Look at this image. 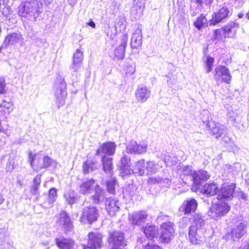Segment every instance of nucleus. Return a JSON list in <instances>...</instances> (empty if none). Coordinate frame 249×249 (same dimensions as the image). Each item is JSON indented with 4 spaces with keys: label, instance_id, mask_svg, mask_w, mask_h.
<instances>
[{
    "label": "nucleus",
    "instance_id": "obj_2",
    "mask_svg": "<svg viewBox=\"0 0 249 249\" xmlns=\"http://www.w3.org/2000/svg\"><path fill=\"white\" fill-rule=\"evenodd\" d=\"M230 210V206L225 202L213 204L207 212L208 215L214 220H218L225 215Z\"/></svg>",
    "mask_w": 249,
    "mask_h": 249
},
{
    "label": "nucleus",
    "instance_id": "obj_32",
    "mask_svg": "<svg viewBox=\"0 0 249 249\" xmlns=\"http://www.w3.org/2000/svg\"><path fill=\"white\" fill-rule=\"evenodd\" d=\"M112 159L110 157H107L105 155L102 156V162L103 166L104 172L111 176L112 173Z\"/></svg>",
    "mask_w": 249,
    "mask_h": 249
},
{
    "label": "nucleus",
    "instance_id": "obj_38",
    "mask_svg": "<svg viewBox=\"0 0 249 249\" xmlns=\"http://www.w3.org/2000/svg\"><path fill=\"white\" fill-rule=\"evenodd\" d=\"M205 224V220L203 216L199 214H196L193 217V223L191 226H195L196 229L203 230L202 227Z\"/></svg>",
    "mask_w": 249,
    "mask_h": 249
},
{
    "label": "nucleus",
    "instance_id": "obj_29",
    "mask_svg": "<svg viewBox=\"0 0 249 249\" xmlns=\"http://www.w3.org/2000/svg\"><path fill=\"white\" fill-rule=\"evenodd\" d=\"M95 185V182L93 179L84 181L79 186V192L84 195L89 194Z\"/></svg>",
    "mask_w": 249,
    "mask_h": 249
},
{
    "label": "nucleus",
    "instance_id": "obj_10",
    "mask_svg": "<svg viewBox=\"0 0 249 249\" xmlns=\"http://www.w3.org/2000/svg\"><path fill=\"white\" fill-rule=\"evenodd\" d=\"M230 11L226 6L220 8L217 11L213 13L211 19L209 21L210 25H215L228 18Z\"/></svg>",
    "mask_w": 249,
    "mask_h": 249
},
{
    "label": "nucleus",
    "instance_id": "obj_46",
    "mask_svg": "<svg viewBox=\"0 0 249 249\" xmlns=\"http://www.w3.org/2000/svg\"><path fill=\"white\" fill-rule=\"evenodd\" d=\"M42 160L43 163L37 165L39 168L48 167L53 162L52 159L48 156L44 157Z\"/></svg>",
    "mask_w": 249,
    "mask_h": 249
},
{
    "label": "nucleus",
    "instance_id": "obj_48",
    "mask_svg": "<svg viewBox=\"0 0 249 249\" xmlns=\"http://www.w3.org/2000/svg\"><path fill=\"white\" fill-rule=\"evenodd\" d=\"M15 159L10 156L8 158V160L6 163V169L8 172H12L15 168Z\"/></svg>",
    "mask_w": 249,
    "mask_h": 249
},
{
    "label": "nucleus",
    "instance_id": "obj_15",
    "mask_svg": "<svg viewBox=\"0 0 249 249\" xmlns=\"http://www.w3.org/2000/svg\"><path fill=\"white\" fill-rule=\"evenodd\" d=\"M24 38L19 33H8L5 36L4 40V44L5 46L9 45H15L17 44H20L22 45Z\"/></svg>",
    "mask_w": 249,
    "mask_h": 249
},
{
    "label": "nucleus",
    "instance_id": "obj_19",
    "mask_svg": "<svg viewBox=\"0 0 249 249\" xmlns=\"http://www.w3.org/2000/svg\"><path fill=\"white\" fill-rule=\"evenodd\" d=\"M116 145L113 142H108L101 144L96 151L97 155H101V154H107V155L112 156L115 152Z\"/></svg>",
    "mask_w": 249,
    "mask_h": 249
},
{
    "label": "nucleus",
    "instance_id": "obj_44",
    "mask_svg": "<svg viewBox=\"0 0 249 249\" xmlns=\"http://www.w3.org/2000/svg\"><path fill=\"white\" fill-rule=\"evenodd\" d=\"M115 182L116 180L114 178H111L107 182V190L111 194L115 193Z\"/></svg>",
    "mask_w": 249,
    "mask_h": 249
},
{
    "label": "nucleus",
    "instance_id": "obj_58",
    "mask_svg": "<svg viewBox=\"0 0 249 249\" xmlns=\"http://www.w3.org/2000/svg\"><path fill=\"white\" fill-rule=\"evenodd\" d=\"M89 26L95 28L96 25L95 23L93 21L92 19H90L89 21L87 23Z\"/></svg>",
    "mask_w": 249,
    "mask_h": 249
},
{
    "label": "nucleus",
    "instance_id": "obj_11",
    "mask_svg": "<svg viewBox=\"0 0 249 249\" xmlns=\"http://www.w3.org/2000/svg\"><path fill=\"white\" fill-rule=\"evenodd\" d=\"M88 246L92 249H100L103 246V235L99 232H90L89 234Z\"/></svg>",
    "mask_w": 249,
    "mask_h": 249
},
{
    "label": "nucleus",
    "instance_id": "obj_56",
    "mask_svg": "<svg viewBox=\"0 0 249 249\" xmlns=\"http://www.w3.org/2000/svg\"><path fill=\"white\" fill-rule=\"evenodd\" d=\"M227 132L225 134L223 135L224 136L222 137L223 141L226 142L228 143L230 142L231 140V139L230 138V137L228 136L227 135Z\"/></svg>",
    "mask_w": 249,
    "mask_h": 249
},
{
    "label": "nucleus",
    "instance_id": "obj_12",
    "mask_svg": "<svg viewBox=\"0 0 249 249\" xmlns=\"http://www.w3.org/2000/svg\"><path fill=\"white\" fill-rule=\"evenodd\" d=\"M211 134L216 139L222 137L227 132V128L223 124L214 122H211L208 127Z\"/></svg>",
    "mask_w": 249,
    "mask_h": 249
},
{
    "label": "nucleus",
    "instance_id": "obj_59",
    "mask_svg": "<svg viewBox=\"0 0 249 249\" xmlns=\"http://www.w3.org/2000/svg\"><path fill=\"white\" fill-rule=\"evenodd\" d=\"M166 217H167V216L160 215L158 216L157 220L158 221V222H159L160 221L163 220Z\"/></svg>",
    "mask_w": 249,
    "mask_h": 249
},
{
    "label": "nucleus",
    "instance_id": "obj_57",
    "mask_svg": "<svg viewBox=\"0 0 249 249\" xmlns=\"http://www.w3.org/2000/svg\"><path fill=\"white\" fill-rule=\"evenodd\" d=\"M5 88V83L4 82H0V93H3Z\"/></svg>",
    "mask_w": 249,
    "mask_h": 249
},
{
    "label": "nucleus",
    "instance_id": "obj_5",
    "mask_svg": "<svg viewBox=\"0 0 249 249\" xmlns=\"http://www.w3.org/2000/svg\"><path fill=\"white\" fill-rule=\"evenodd\" d=\"M235 189L234 183H226L223 184L221 188L217 191V199L225 202L231 200L233 197Z\"/></svg>",
    "mask_w": 249,
    "mask_h": 249
},
{
    "label": "nucleus",
    "instance_id": "obj_8",
    "mask_svg": "<svg viewBox=\"0 0 249 249\" xmlns=\"http://www.w3.org/2000/svg\"><path fill=\"white\" fill-rule=\"evenodd\" d=\"M231 75L229 69L225 66H218L214 70V78L217 83L224 82L229 84Z\"/></svg>",
    "mask_w": 249,
    "mask_h": 249
},
{
    "label": "nucleus",
    "instance_id": "obj_54",
    "mask_svg": "<svg viewBox=\"0 0 249 249\" xmlns=\"http://www.w3.org/2000/svg\"><path fill=\"white\" fill-rule=\"evenodd\" d=\"M214 62V59L211 57H208L206 61L207 66H213Z\"/></svg>",
    "mask_w": 249,
    "mask_h": 249
},
{
    "label": "nucleus",
    "instance_id": "obj_37",
    "mask_svg": "<svg viewBox=\"0 0 249 249\" xmlns=\"http://www.w3.org/2000/svg\"><path fill=\"white\" fill-rule=\"evenodd\" d=\"M145 168L144 160H142L137 162L136 166L133 170L131 169V173H133L137 176H143L144 174Z\"/></svg>",
    "mask_w": 249,
    "mask_h": 249
},
{
    "label": "nucleus",
    "instance_id": "obj_49",
    "mask_svg": "<svg viewBox=\"0 0 249 249\" xmlns=\"http://www.w3.org/2000/svg\"><path fill=\"white\" fill-rule=\"evenodd\" d=\"M125 72L127 74L131 75L134 73L136 71V65L134 63H132L130 65L126 66L125 69Z\"/></svg>",
    "mask_w": 249,
    "mask_h": 249
},
{
    "label": "nucleus",
    "instance_id": "obj_28",
    "mask_svg": "<svg viewBox=\"0 0 249 249\" xmlns=\"http://www.w3.org/2000/svg\"><path fill=\"white\" fill-rule=\"evenodd\" d=\"M142 29H136L133 33L131 39V47L132 48L137 49L140 47L142 42Z\"/></svg>",
    "mask_w": 249,
    "mask_h": 249
},
{
    "label": "nucleus",
    "instance_id": "obj_24",
    "mask_svg": "<svg viewBox=\"0 0 249 249\" xmlns=\"http://www.w3.org/2000/svg\"><path fill=\"white\" fill-rule=\"evenodd\" d=\"M239 28V24L235 21L228 23L222 28L225 37H233Z\"/></svg>",
    "mask_w": 249,
    "mask_h": 249
},
{
    "label": "nucleus",
    "instance_id": "obj_42",
    "mask_svg": "<svg viewBox=\"0 0 249 249\" xmlns=\"http://www.w3.org/2000/svg\"><path fill=\"white\" fill-rule=\"evenodd\" d=\"M238 117L237 112L232 110H229L227 114V119L229 123L234 125L237 122Z\"/></svg>",
    "mask_w": 249,
    "mask_h": 249
},
{
    "label": "nucleus",
    "instance_id": "obj_33",
    "mask_svg": "<svg viewBox=\"0 0 249 249\" xmlns=\"http://www.w3.org/2000/svg\"><path fill=\"white\" fill-rule=\"evenodd\" d=\"M217 186L214 183H206L201 188V192L207 195L213 196L217 193Z\"/></svg>",
    "mask_w": 249,
    "mask_h": 249
},
{
    "label": "nucleus",
    "instance_id": "obj_55",
    "mask_svg": "<svg viewBox=\"0 0 249 249\" xmlns=\"http://www.w3.org/2000/svg\"><path fill=\"white\" fill-rule=\"evenodd\" d=\"M41 182L40 176H37L34 180V183L35 185H39Z\"/></svg>",
    "mask_w": 249,
    "mask_h": 249
},
{
    "label": "nucleus",
    "instance_id": "obj_7",
    "mask_svg": "<svg viewBox=\"0 0 249 249\" xmlns=\"http://www.w3.org/2000/svg\"><path fill=\"white\" fill-rule=\"evenodd\" d=\"M188 238L193 245H199L205 241L204 230L196 229L195 226L189 227Z\"/></svg>",
    "mask_w": 249,
    "mask_h": 249
},
{
    "label": "nucleus",
    "instance_id": "obj_34",
    "mask_svg": "<svg viewBox=\"0 0 249 249\" xmlns=\"http://www.w3.org/2000/svg\"><path fill=\"white\" fill-rule=\"evenodd\" d=\"M94 188L95 193L91 198L94 203L98 204L104 200L105 196L104 192L97 184H96Z\"/></svg>",
    "mask_w": 249,
    "mask_h": 249
},
{
    "label": "nucleus",
    "instance_id": "obj_39",
    "mask_svg": "<svg viewBox=\"0 0 249 249\" xmlns=\"http://www.w3.org/2000/svg\"><path fill=\"white\" fill-rule=\"evenodd\" d=\"M83 167L84 174H88L96 169V163L91 160H87L84 163Z\"/></svg>",
    "mask_w": 249,
    "mask_h": 249
},
{
    "label": "nucleus",
    "instance_id": "obj_35",
    "mask_svg": "<svg viewBox=\"0 0 249 249\" xmlns=\"http://www.w3.org/2000/svg\"><path fill=\"white\" fill-rule=\"evenodd\" d=\"M178 173L182 178L185 176H192L193 174L192 167L189 165H179L177 169Z\"/></svg>",
    "mask_w": 249,
    "mask_h": 249
},
{
    "label": "nucleus",
    "instance_id": "obj_60",
    "mask_svg": "<svg viewBox=\"0 0 249 249\" xmlns=\"http://www.w3.org/2000/svg\"><path fill=\"white\" fill-rule=\"evenodd\" d=\"M4 237V233L3 232H0V246L2 244V240Z\"/></svg>",
    "mask_w": 249,
    "mask_h": 249
},
{
    "label": "nucleus",
    "instance_id": "obj_61",
    "mask_svg": "<svg viewBox=\"0 0 249 249\" xmlns=\"http://www.w3.org/2000/svg\"><path fill=\"white\" fill-rule=\"evenodd\" d=\"M68 0V2L69 3V4L71 6H73L74 5H75V4L77 2V0Z\"/></svg>",
    "mask_w": 249,
    "mask_h": 249
},
{
    "label": "nucleus",
    "instance_id": "obj_1",
    "mask_svg": "<svg viewBox=\"0 0 249 249\" xmlns=\"http://www.w3.org/2000/svg\"><path fill=\"white\" fill-rule=\"evenodd\" d=\"M41 4L36 0L22 2L18 7V14L21 17L35 20L38 13L41 12Z\"/></svg>",
    "mask_w": 249,
    "mask_h": 249
},
{
    "label": "nucleus",
    "instance_id": "obj_40",
    "mask_svg": "<svg viewBox=\"0 0 249 249\" xmlns=\"http://www.w3.org/2000/svg\"><path fill=\"white\" fill-rule=\"evenodd\" d=\"M0 109L4 113L9 114L13 109V103L12 102L3 101L0 104Z\"/></svg>",
    "mask_w": 249,
    "mask_h": 249
},
{
    "label": "nucleus",
    "instance_id": "obj_62",
    "mask_svg": "<svg viewBox=\"0 0 249 249\" xmlns=\"http://www.w3.org/2000/svg\"><path fill=\"white\" fill-rule=\"evenodd\" d=\"M212 66H206V71L208 73L212 71Z\"/></svg>",
    "mask_w": 249,
    "mask_h": 249
},
{
    "label": "nucleus",
    "instance_id": "obj_63",
    "mask_svg": "<svg viewBox=\"0 0 249 249\" xmlns=\"http://www.w3.org/2000/svg\"><path fill=\"white\" fill-rule=\"evenodd\" d=\"M244 248L246 249H249V240L247 242L246 244L244 245Z\"/></svg>",
    "mask_w": 249,
    "mask_h": 249
},
{
    "label": "nucleus",
    "instance_id": "obj_18",
    "mask_svg": "<svg viewBox=\"0 0 249 249\" xmlns=\"http://www.w3.org/2000/svg\"><path fill=\"white\" fill-rule=\"evenodd\" d=\"M134 5L131 8V16L135 19H139L143 15L145 3L141 0H133Z\"/></svg>",
    "mask_w": 249,
    "mask_h": 249
},
{
    "label": "nucleus",
    "instance_id": "obj_31",
    "mask_svg": "<svg viewBox=\"0 0 249 249\" xmlns=\"http://www.w3.org/2000/svg\"><path fill=\"white\" fill-rule=\"evenodd\" d=\"M142 230L147 238L153 239L158 237V230L155 226L147 225L145 227H142Z\"/></svg>",
    "mask_w": 249,
    "mask_h": 249
},
{
    "label": "nucleus",
    "instance_id": "obj_23",
    "mask_svg": "<svg viewBox=\"0 0 249 249\" xmlns=\"http://www.w3.org/2000/svg\"><path fill=\"white\" fill-rule=\"evenodd\" d=\"M130 158L128 156L124 155L121 159L118 165L123 177L130 175L131 174V169L130 167Z\"/></svg>",
    "mask_w": 249,
    "mask_h": 249
},
{
    "label": "nucleus",
    "instance_id": "obj_41",
    "mask_svg": "<svg viewBox=\"0 0 249 249\" xmlns=\"http://www.w3.org/2000/svg\"><path fill=\"white\" fill-rule=\"evenodd\" d=\"M150 182L153 183H160L162 186L168 187L170 184V181L168 178H150Z\"/></svg>",
    "mask_w": 249,
    "mask_h": 249
},
{
    "label": "nucleus",
    "instance_id": "obj_14",
    "mask_svg": "<svg viewBox=\"0 0 249 249\" xmlns=\"http://www.w3.org/2000/svg\"><path fill=\"white\" fill-rule=\"evenodd\" d=\"M146 143L139 144L135 141H131L126 147L127 152L129 154H142L147 151Z\"/></svg>",
    "mask_w": 249,
    "mask_h": 249
},
{
    "label": "nucleus",
    "instance_id": "obj_16",
    "mask_svg": "<svg viewBox=\"0 0 249 249\" xmlns=\"http://www.w3.org/2000/svg\"><path fill=\"white\" fill-rule=\"evenodd\" d=\"M83 59V51L79 49H76L73 55L72 63L70 69L74 72L78 71L82 66Z\"/></svg>",
    "mask_w": 249,
    "mask_h": 249
},
{
    "label": "nucleus",
    "instance_id": "obj_26",
    "mask_svg": "<svg viewBox=\"0 0 249 249\" xmlns=\"http://www.w3.org/2000/svg\"><path fill=\"white\" fill-rule=\"evenodd\" d=\"M209 178L208 172L204 170L195 171L192 177L193 183L196 186H199L201 181H205Z\"/></svg>",
    "mask_w": 249,
    "mask_h": 249
},
{
    "label": "nucleus",
    "instance_id": "obj_17",
    "mask_svg": "<svg viewBox=\"0 0 249 249\" xmlns=\"http://www.w3.org/2000/svg\"><path fill=\"white\" fill-rule=\"evenodd\" d=\"M198 204L195 198H191L183 201L179 208V211L184 213L185 214H190L196 211Z\"/></svg>",
    "mask_w": 249,
    "mask_h": 249
},
{
    "label": "nucleus",
    "instance_id": "obj_50",
    "mask_svg": "<svg viewBox=\"0 0 249 249\" xmlns=\"http://www.w3.org/2000/svg\"><path fill=\"white\" fill-rule=\"evenodd\" d=\"M223 33L222 28L214 30V34L213 35V38L214 40H219L221 38V34Z\"/></svg>",
    "mask_w": 249,
    "mask_h": 249
},
{
    "label": "nucleus",
    "instance_id": "obj_13",
    "mask_svg": "<svg viewBox=\"0 0 249 249\" xmlns=\"http://www.w3.org/2000/svg\"><path fill=\"white\" fill-rule=\"evenodd\" d=\"M148 214L144 211H136L129 214L128 219L132 225L140 226L145 222Z\"/></svg>",
    "mask_w": 249,
    "mask_h": 249
},
{
    "label": "nucleus",
    "instance_id": "obj_51",
    "mask_svg": "<svg viewBox=\"0 0 249 249\" xmlns=\"http://www.w3.org/2000/svg\"><path fill=\"white\" fill-rule=\"evenodd\" d=\"M76 199L73 195H69L66 197L67 201L70 204H74L76 202Z\"/></svg>",
    "mask_w": 249,
    "mask_h": 249
},
{
    "label": "nucleus",
    "instance_id": "obj_9",
    "mask_svg": "<svg viewBox=\"0 0 249 249\" xmlns=\"http://www.w3.org/2000/svg\"><path fill=\"white\" fill-rule=\"evenodd\" d=\"M108 242L112 246V248L120 249L126 246V242L123 233L120 231H113L109 233Z\"/></svg>",
    "mask_w": 249,
    "mask_h": 249
},
{
    "label": "nucleus",
    "instance_id": "obj_47",
    "mask_svg": "<svg viewBox=\"0 0 249 249\" xmlns=\"http://www.w3.org/2000/svg\"><path fill=\"white\" fill-rule=\"evenodd\" d=\"M57 197L56 190L53 188L51 189L49 193L48 202L50 204L53 203Z\"/></svg>",
    "mask_w": 249,
    "mask_h": 249
},
{
    "label": "nucleus",
    "instance_id": "obj_30",
    "mask_svg": "<svg viewBox=\"0 0 249 249\" xmlns=\"http://www.w3.org/2000/svg\"><path fill=\"white\" fill-rule=\"evenodd\" d=\"M55 243L60 249H71L74 245L73 241L64 237L56 238Z\"/></svg>",
    "mask_w": 249,
    "mask_h": 249
},
{
    "label": "nucleus",
    "instance_id": "obj_43",
    "mask_svg": "<svg viewBox=\"0 0 249 249\" xmlns=\"http://www.w3.org/2000/svg\"><path fill=\"white\" fill-rule=\"evenodd\" d=\"M207 23V18L205 16L202 15L198 17L197 20L194 22V25L197 29L200 30Z\"/></svg>",
    "mask_w": 249,
    "mask_h": 249
},
{
    "label": "nucleus",
    "instance_id": "obj_6",
    "mask_svg": "<svg viewBox=\"0 0 249 249\" xmlns=\"http://www.w3.org/2000/svg\"><path fill=\"white\" fill-rule=\"evenodd\" d=\"M54 91L55 97L59 105L63 106L65 104L67 93L66 83L64 79H57L54 86Z\"/></svg>",
    "mask_w": 249,
    "mask_h": 249
},
{
    "label": "nucleus",
    "instance_id": "obj_22",
    "mask_svg": "<svg viewBox=\"0 0 249 249\" xmlns=\"http://www.w3.org/2000/svg\"><path fill=\"white\" fill-rule=\"evenodd\" d=\"M58 223L62 226L66 232L71 231L73 229V226L71 218L65 211L60 213Z\"/></svg>",
    "mask_w": 249,
    "mask_h": 249
},
{
    "label": "nucleus",
    "instance_id": "obj_4",
    "mask_svg": "<svg viewBox=\"0 0 249 249\" xmlns=\"http://www.w3.org/2000/svg\"><path fill=\"white\" fill-rule=\"evenodd\" d=\"M85 208L83 209V213L80 217V221L83 223L91 224L97 219L99 216L98 211L95 207H88V202L83 203Z\"/></svg>",
    "mask_w": 249,
    "mask_h": 249
},
{
    "label": "nucleus",
    "instance_id": "obj_3",
    "mask_svg": "<svg viewBox=\"0 0 249 249\" xmlns=\"http://www.w3.org/2000/svg\"><path fill=\"white\" fill-rule=\"evenodd\" d=\"M174 233V224L171 222H164L161 225L158 230L159 241L162 243H169L173 237Z\"/></svg>",
    "mask_w": 249,
    "mask_h": 249
},
{
    "label": "nucleus",
    "instance_id": "obj_36",
    "mask_svg": "<svg viewBox=\"0 0 249 249\" xmlns=\"http://www.w3.org/2000/svg\"><path fill=\"white\" fill-rule=\"evenodd\" d=\"M162 162L163 161H159L157 164H156L154 161H149L147 162V166L145 168L147 171L146 174L150 175L156 173L159 170V167H161V162Z\"/></svg>",
    "mask_w": 249,
    "mask_h": 249
},
{
    "label": "nucleus",
    "instance_id": "obj_25",
    "mask_svg": "<svg viewBox=\"0 0 249 249\" xmlns=\"http://www.w3.org/2000/svg\"><path fill=\"white\" fill-rule=\"evenodd\" d=\"M128 38L127 34L124 35L122 37L121 44L115 50V56L119 59H123L124 58Z\"/></svg>",
    "mask_w": 249,
    "mask_h": 249
},
{
    "label": "nucleus",
    "instance_id": "obj_20",
    "mask_svg": "<svg viewBox=\"0 0 249 249\" xmlns=\"http://www.w3.org/2000/svg\"><path fill=\"white\" fill-rule=\"evenodd\" d=\"M246 232V225L244 223L241 222L232 228L231 233L228 234V237L235 241L242 237Z\"/></svg>",
    "mask_w": 249,
    "mask_h": 249
},
{
    "label": "nucleus",
    "instance_id": "obj_64",
    "mask_svg": "<svg viewBox=\"0 0 249 249\" xmlns=\"http://www.w3.org/2000/svg\"><path fill=\"white\" fill-rule=\"evenodd\" d=\"M196 2L201 6L203 3V1L202 0H196Z\"/></svg>",
    "mask_w": 249,
    "mask_h": 249
},
{
    "label": "nucleus",
    "instance_id": "obj_52",
    "mask_svg": "<svg viewBox=\"0 0 249 249\" xmlns=\"http://www.w3.org/2000/svg\"><path fill=\"white\" fill-rule=\"evenodd\" d=\"M37 157V155H33L31 152L29 153V159L30 162V164L32 166H33V163L36 160V158Z\"/></svg>",
    "mask_w": 249,
    "mask_h": 249
},
{
    "label": "nucleus",
    "instance_id": "obj_21",
    "mask_svg": "<svg viewBox=\"0 0 249 249\" xmlns=\"http://www.w3.org/2000/svg\"><path fill=\"white\" fill-rule=\"evenodd\" d=\"M150 95V90L145 86L138 87L135 92L136 100L139 103H144L147 101Z\"/></svg>",
    "mask_w": 249,
    "mask_h": 249
},
{
    "label": "nucleus",
    "instance_id": "obj_45",
    "mask_svg": "<svg viewBox=\"0 0 249 249\" xmlns=\"http://www.w3.org/2000/svg\"><path fill=\"white\" fill-rule=\"evenodd\" d=\"M201 119L204 124H206L207 127L210 121V113L207 110H203L201 113Z\"/></svg>",
    "mask_w": 249,
    "mask_h": 249
},
{
    "label": "nucleus",
    "instance_id": "obj_53",
    "mask_svg": "<svg viewBox=\"0 0 249 249\" xmlns=\"http://www.w3.org/2000/svg\"><path fill=\"white\" fill-rule=\"evenodd\" d=\"M39 187V185L34 184L31 189V192L34 195L37 194Z\"/></svg>",
    "mask_w": 249,
    "mask_h": 249
},
{
    "label": "nucleus",
    "instance_id": "obj_27",
    "mask_svg": "<svg viewBox=\"0 0 249 249\" xmlns=\"http://www.w3.org/2000/svg\"><path fill=\"white\" fill-rule=\"evenodd\" d=\"M118 202V201L112 197L107 199L106 208L109 215H114L116 212L119 211V206Z\"/></svg>",
    "mask_w": 249,
    "mask_h": 249
}]
</instances>
